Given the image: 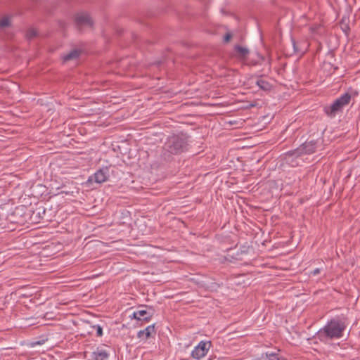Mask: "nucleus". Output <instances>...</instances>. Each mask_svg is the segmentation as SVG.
Instances as JSON below:
<instances>
[{
    "mask_svg": "<svg viewBox=\"0 0 360 360\" xmlns=\"http://www.w3.org/2000/svg\"><path fill=\"white\" fill-rule=\"evenodd\" d=\"M351 98L350 94L345 93L335 100L331 105L325 106L323 108L324 112L331 118L335 117L338 112H341L350 103Z\"/></svg>",
    "mask_w": 360,
    "mask_h": 360,
    "instance_id": "3",
    "label": "nucleus"
},
{
    "mask_svg": "<svg viewBox=\"0 0 360 360\" xmlns=\"http://www.w3.org/2000/svg\"><path fill=\"white\" fill-rule=\"evenodd\" d=\"M210 347V341H200L192 351L191 356L196 360H200L207 355Z\"/></svg>",
    "mask_w": 360,
    "mask_h": 360,
    "instance_id": "5",
    "label": "nucleus"
},
{
    "mask_svg": "<svg viewBox=\"0 0 360 360\" xmlns=\"http://www.w3.org/2000/svg\"><path fill=\"white\" fill-rule=\"evenodd\" d=\"M316 141H306L300 147L295 149V153H298L301 156L303 155H310L316 152L317 146Z\"/></svg>",
    "mask_w": 360,
    "mask_h": 360,
    "instance_id": "6",
    "label": "nucleus"
},
{
    "mask_svg": "<svg viewBox=\"0 0 360 360\" xmlns=\"http://www.w3.org/2000/svg\"><path fill=\"white\" fill-rule=\"evenodd\" d=\"M295 149L288 151L285 153V160L287 164L291 167H297L300 165V162L297 160L301 155L298 153H295Z\"/></svg>",
    "mask_w": 360,
    "mask_h": 360,
    "instance_id": "10",
    "label": "nucleus"
},
{
    "mask_svg": "<svg viewBox=\"0 0 360 360\" xmlns=\"http://www.w3.org/2000/svg\"><path fill=\"white\" fill-rule=\"evenodd\" d=\"M320 272H321V269L319 268H316L311 272V274L313 276H316V275L319 274Z\"/></svg>",
    "mask_w": 360,
    "mask_h": 360,
    "instance_id": "21",
    "label": "nucleus"
},
{
    "mask_svg": "<svg viewBox=\"0 0 360 360\" xmlns=\"http://www.w3.org/2000/svg\"><path fill=\"white\" fill-rule=\"evenodd\" d=\"M256 84L264 91H270L271 89V84L262 78H259L256 81Z\"/></svg>",
    "mask_w": 360,
    "mask_h": 360,
    "instance_id": "13",
    "label": "nucleus"
},
{
    "mask_svg": "<svg viewBox=\"0 0 360 360\" xmlns=\"http://www.w3.org/2000/svg\"><path fill=\"white\" fill-rule=\"evenodd\" d=\"M345 328L346 325L344 321L338 319H333L316 332L314 338L326 344L332 340L342 338Z\"/></svg>",
    "mask_w": 360,
    "mask_h": 360,
    "instance_id": "1",
    "label": "nucleus"
},
{
    "mask_svg": "<svg viewBox=\"0 0 360 360\" xmlns=\"http://www.w3.org/2000/svg\"><path fill=\"white\" fill-rule=\"evenodd\" d=\"M11 25V18L9 16H4L0 18V29L9 27Z\"/></svg>",
    "mask_w": 360,
    "mask_h": 360,
    "instance_id": "15",
    "label": "nucleus"
},
{
    "mask_svg": "<svg viewBox=\"0 0 360 360\" xmlns=\"http://www.w3.org/2000/svg\"><path fill=\"white\" fill-rule=\"evenodd\" d=\"M156 334L155 324L146 327L145 329L139 330L137 337L143 340H147L149 338L154 337Z\"/></svg>",
    "mask_w": 360,
    "mask_h": 360,
    "instance_id": "11",
    "label": "nucleus"
},
{
    "mask_svg": "<svg viewBox=\"0 0 360 360\" xmlns=\"http://www.w3.org/2000/svg\"><path fill=\"white\" fill-rule=\"evenodd\" d=\"M180 360H188V359H180Z\"/></svg>",
    "mask_w": 360,
    "mask_h": 360,
    "instance_id": "24",
    "label": "nucleus"
},
{
    "mask_svg": "<svg viewBox=\"0 0 360 360\" xmlns=\"http://www.w3.org/2000/svg\"><path fill=\"white\" fill-rule=\"evenodd\" d=\"M235 50L238 56L242 58H245L249 53V50L248 49L238 45L235 46Z\"/></svg>",
    "mask_w": 360,
    "mask_h": 360,
    "instance_id": "14",
    "label": "nucleus"
},
{
    "mask_svg": "<svg viewBox=\"0 0 360 360\" xmlns=\"http://www.w3.org/2000/svg\"><path fill=\"white\" fill-rule=\"evenodd\" d=\"M94 328L96 330V335L98 337L103 335V328L99 325L94 326Z\"/></svg>",
    "mask_w": 360,
    "mask_h": 360,
    "instance_id": "19",
    "label": "nucleus"
},
{
    "mask_svg": "<svg viewBox=\"0 0 360 360\" xmlns=\"http://www.w3.org/2000/svg\"><path fill=\"white\" fill-rule=\"evenodd\" d=\"M4 210L1 209L0 210V227L5 228L7 224V218L6 214L4 213Z\"/></svg>",
    "mask_w": 360,
    "mask_h": 360,
    "instance_id": "16",
    "label": "nucleus"
},
{
    "mask_svg": "<svg viewBox=\"0 0 360 360\" xmlns=\"http://www.w3.org/2000/svg\"><path fill=\"white\" fill-rule=\"evenodd\" d=\"M188 148V138L183 134L169 136L165 143L166 150L174 155L186 151Z\"/></svg>",
    "mask_w": 360,
    "mask_h": 360,
    "instance_id": "2",
    "label": "nucleus"
},
{
    "mask_svg": "<svg viewBox=\"0 0 360 360\" xmlns=\"http://www.w3.org/2000/svg\"><path fill=\"white\" fill-rule=\"evenodd\" d=\"M108 169L107 167L100 169L94 174L89 178V181H94L96 183L101 184L108 180Z\"/></svg>",
    "mask_w": 360,
    "mask_h": 360,
    "instance_id": "9",
    "label": "nucleus"
},
{
    "mask_svg": "<svg viewBox=\"0 0 360 360\" xmlns=\"http://www.w3.org/2000/svg\"><path fill=\"white\" fill-rule=\"evenodd\" d=\"M265 356L267 360H281L278 353L266 352Z\"/></svg>",
    "mask_w": 360,
    "mask_h": 360,
    "instance_id": "17",
    "label": "nucleus"
},
{
    "mask_svg": "<svg viewBox=\"0 0 360 360\" xmlns=\"http://www.w3.org/2000/svg\"><path fill=\"white\" fill-rule=\"evenodd\" d=\"M232 37V35L231 33H226L225 36L224 37V42H229Z\"/></svg>",
    "mask_w": 360,
    "mask_h": 360,
    "instance_id": "20",
    "label": "nucleus"
},
{
    "mask_svg": "<svg viewBox=\"0 0 360 360\" xmlns=\"http://www.w3.org/2000/svg\"><path fill=\"white\" fill-rule=\"evenodd\" d=\"M75 22L78 29L84 26L92 27L93 22L89 15L86 13H81L76 15Z\"/></svg>",
    "mask_w": 360,
    "mask_h": 360,
    "instance_id": "7",
    "label": "nucleus"
},
{
    "mask_svg": "<svg viewBox=\"0 0 360 360\" xmlns=\"http://www.w3.org/2000/svg\"><path fill=\"white\" fill-rule=\"evenodd\" d=\"M37 35V31L34 29H29L26 33V37L28 39L34 38Z\"/></svg>",
    "mask_w": 360,
    "mask_h": 360,
    "instance_id": "18",
    "label": "nucleus"
},
{
    "mask_svg": "<svg viewBox=\"0 0 360 360\" xmlns=\"http://www.w3.org/2000/svg\"><path fill=\"white\" fill-rule=\"evenodd\" d=\"M292 43H293L294 49L296 51L295 41H293Z\"/></svg>",
    "mask_w": 360,
    "mask_h": 360,
    "instance_id": "22",
    "label": "nucleus"
},
{
    "mask_svg": "<svg viewBox=\"0 0 360 360\" xmlns=\"http://www.w3.org/2000/svg\"><path fill=\"white\" fill-rule=\"evenodd\" d=\"M155 314V309L150 306H141L134 312L133 317L139 321H149Z\"/></svg>",
    "mask_w": 360,
    "mask_h": 360,
    "instance_id": "4",
    "label": "nucleus"
},
{
    "mask_svg": "<svg viewBox=\"0 0 360 360\" xmlns=\"http://www.w3.org/2000/svg\"><path fill=\"white\" fill-rule=\"evenodd\" d=\"M109 356V352L103 346H101L96 347L90 353L89 360H107Z\"/></svg>",
    "mask_w": 360,
    "mask_h": 360,
    "instance_id": "8",
    "label": "nucleus"
},
{
    "mask_svg": "<svg viewBox=\"0 0 360 360\" xmlns=\"http://www.w3.org/2000/svg\"><path fill=\"white\" fill-rule=\"evenodd\" d=\"M311 29L312 30V31H315L316 27H311Z\"/></svg>",
    "mask_w": 360,
    "mask_h": 360,
    "instance_id": "23",
    "label": "nucleus"
},
{
    "mask_svg": "<svg viewBox=\"0 0 360 360\" xmlns=\"http://www.w3.org/2000/svg\"><path fill=\"white\" fill-rule=\"evenodd\" d=\"M80 51L77 49L72 50L70 53L65 54L62 58L63 62H67L77 58L80 55Z\"/></svg>",
    "mask_w": 360,
    "mask_h": 360,
    "instance_id": "12",
    "label": "nucleus"
}]
</instances>
